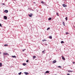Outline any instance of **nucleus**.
<instances>
[{
	"label": "nucleus",
	"mask_w": 75,
	"mask_h": 75,
	"mask_svg": "<svg viewBox=\"0 0 75 75\" xmlns=\"http://www.w3.org/2000/svg\"><path fill=\"white\" fill-rule=\"evenodd\" d=\"M4 19H5V20H7V16H4Z\"/></svg>",
	"instance_id": "nucleus-3"
},
{
	"label": "nucleus",
	"mask_w": 75,
	"mask_h": 75,
	"mask_svg": "<svg viewBox=\"0 0 75 75\" xmlns=\"http://www.w3.org/2000/svg\"><path fill=\"white\" fill-rule=\"evenodd\" d=\"M4 55H8V54L7 53H4Z\"/></svg>",
	"instance_id": "nucleus-10"
},
{
	"label": "nucleus",
	"mask_w": 75,
	"mask_h": 75,
	"mask_svg": "<svg viewBox=\"0 0 75 75\" xmlns=\"http://www.w3.org/2000/svg\"><path fill=\"white\" fill-rule=\"evenodd\" d=\"M62 59L63 60H65V57H64L63 56H62Z\"/></svg>",
	"instance_id": "nucleus-6"
},
{
	"label": "nucleus",
	"mask_w": 75,
	"mask_h": 75,
	"mask_svg": "<svg viewBox=\"0 0 75 75\" xmlns=\"http://www.w3.org/2000/svg\"><path fill=\"white\" fill-rule=\"evenodd\" d=\"M64 7H67V5H65L64 4L62 5Z\"/></svg>",
	"instance_id": "nucleus-1"
},
{
	"label": "nucleus",
	"mask_w": 75,
	"mask_h": 75,
	"mask_svg": "<svg viewBox=\"0 0 75 75\" xmlns=\"http://www.w3.org/2000/svg\"><path fill=\"white\" fill-rule=\"evenodd\" d=\"M66 1H67V0H65Z\"/></svg>",
	"instance_id": "nucleus-34"
},
{
	"label": "nucleus",
	"mask_w": 75,
	"mask_h": 75,
	"mask_svg": "<svg viewBox=\"0 0 75 75\" xmlns=\"http://www.w3.org/2000/svg\"><path fill=\"white\" fill-rule=\"evenodd\" d=\"M56 14L57 16H59V14L58 13H57Z\"/></svg>",
	"instance_id": "nucleus-18"
},
{
	"label": "nucleus",
	"mask_w": 75,
	"mask_h": 75,
	"mask_svg": "<svg viewBox=\"0 0 75 75\" xmlns=\"http://www.w3.org/2000/svg\"><path fill=\"white\" fill-rule=\"evenodd\" d=\"M0 67H2V63H0Z\"/></svg>",
	"instance_id": "nucleus-15"
},
{
	"label": "nucleus",
	"mask_w": 75,
	"mask_h": 75,
	"mask_svg": "<svg viewBox=\"0 0 75 75\" xmlns=\"http://www.w3.org/2000/svg\"><path fill=\"white\" fill-rule=\"evenodd\" d=\"M47 41V40H46L45 39V40H42V41L43 42H44V41Z\"/></svg>",
	"instance_id": "nucleus-20"
},
{
	"label": "nucleus",
	"mask_w": 75,
	"mask_h": 75,
	"mask_svg": "<svg viewBox=\"0 0 75 75\" xmlns=\"http://www.w3.org/2000/svg\"><path fill=\"white\" fill-rule=\"evenodd\" d=\"M23 66H25V65H26L27 64L26 63H23Z\"/></svg>",
	"instance_id": "nucleus-7"
},
{
	"label": "nucleus",
	"mask_w": 75,
	"mask_h": 75,
	"mask_svg": "<svg viewBox=\"0 0 75 75\" xmlns=\"http://www.w3.org/2000/svg\"><path fill=\"white\" fill-rule=\"evenodd\" d=\"M68 71L69 72H73V71H71V70H69V71Z\"/></svg>",
	"instance_id": "nucleus-9"
},
{
	"label": "nucleus",
	"mask_w": 75,
	"mask_h": 75,
	"mask_svg": "<svg viewBox=\"0 0 75 75\" xmlns=\"http://www.w3.org/2000/svg\"><path fill=\"white\" fill-rule=\"evenodd\" d=\"M50 28H48L47 29V30H50Z\"/></svg>",
	"instance_id": "nucleus-25"
},
{
	"label": "nucleus",
	"mask_w": 75,
	"mask_h": 75,
	"mask_svg": "<svg viewBox=\"0 0 75 75\" xmlns=\"http://www.w3.org/2000/svg\"><path fill=\"white\" fill-rule=\"evenodd\" d=\"M45 50H44V51H42V52H43V53H44V52H45Z\"/></svg>",
	"instance_id": "nucleus-30"
},
{
	"label": "nucleus",
	"mask_w": 75,
	"mask_h": 75,
	"mask_svg": "<svg viewBox=\"0 0 75 75\" xmlns=\"http://www.w3.org/2000/svg\"><path fill=\"white\" fill-rule=\"evenodd\" d=\"M46 73H47V74H48V73H50V72H49V71H46Z\"/></svg>",
	"instance_id": "nucleus-17"
},
{
	"label": "nucleus",
	"mask_w": 75,
	"mask_h": 75,
	"mask_svg": "<svg viewBox=\"0 0 75 75\" xmlns=\"http://www.w3.org/2000/svg\"><path fill=\"white\" fill-rule=\"evenodd\" d=\"M70 74H68V73L67 74V75H69Z\"/></svg>",
	"instance_id": "nucleus-33"
},
{
	"label": "nucleus",
	"mask_w": 75,
	"mask_h": 75,
	"mask_svg": "<svg viewBox=\"0 0 75 75\" xmlns=\"http://www.w3.org/2000/svg\"><path fill=\"white\" fill-rule=\"evenodd\" d=\"M73 64H75V62H73Z\"/></svg>",
	"instance_id": "nucleus-32"
},
{
	"label": "nucleus",
	"mask_w": 75,
	"mask_h": 75,
	"mask_svg": "<svg viewBox=\"0 0 75 75\" xmlns=\"http://www.w3.org/2000/svg\"><path fill=\"white\" fill-rule=\"evenodd\" d=\"M28 62V60H26V62Z\"/></svg>",
	"instance_id": "nucleus-31"
},
{
	"label": "nucleus",
	"mask_w": 75,
	"mask_h": 75,
	"mask_svg": "<svg viewBox=\"0 0 75 75\" xmlns=\"http://www.w3.org/2000/svg\"><path fill=\"white\" fill-rule=\"evenodd\" d=\"M24 74H25V75H28V73L27 72H25L24 73Z\"/></svg>",
	"instance_id": "nucleus-8"
},
{
	"label": "nucleus",
	"mask_w": 75,
	"mask_h": 75,
	"mask_svg": "<svg viewBox=\"0 0 75 75\" xmlns=\"http://www.w3.org/2000/svg\"><path fill=\"white\" fill-rule=\"evenodd\" d=\"M0 27H2V25H1V23H0Z\"/></svg>",
	"instance_id": "nucleus-29"
},
{
	"label": "nucleus",
	"mask_w": 75,
	"mask_h": 75,
	"mask_svg": "<svg viewBox=\"0 0 75 75\" xmlns=\"http://www.w3.org/2000/svg\"><path fill=\"white\" fill-rule=\"evenodd\" d=\"M66 34L67 35V34H68V33L66 32Z\"/></svg>",
	"instance_id": "nucleus-26"
},
{
	"label": "nucleus",
	"mask_w": 75,
	"mask_h": 75,
	"mask_svg": "<svg viewBox=\"0 0 75 75\" xmlns=\"http://www.w3.org/2000/svg\"><path fill=\"white\" fill-rule=\"evenodd\" d=\"M25 50H26V49H25L24 50H22V51L23 52H24V51H25Z\"/></svg>",
	"instance_id": "nucleus-24"
},
{
	"label": "nucleus",
	"mask_w": 75,
	"mask_h": 75,
	"mask_svg": "<svg viewBox=\"0 0 75 75\" xmlns=\"http://www.w3.org/2000/svg\"><path fill=\"white\" fill-rule=\"evenodd\" d=\"M12 57L13 58H16V57L15 56H12Z\"/></svg>",
	"instance_id": "nucleus-14"
},
{
	"label": "nucleus",
	"mask_w": 75,
	"mask_h": 75,
	"mask_svg": "<svg viewBox=\"0 0 75 75\" xmlns=\"http://www.w3.org/2000/svg\"><path fill=\"white\" fill-rule=\"evenodd\" d=\"M33 58H34V59H35V58H36V56H33Z\"/></svg>",
	"instance_id": "nucleus-11"
},
{
	"label": "nucleus",
	"mask_w": 75,
	"mask_h": 75,
	"mask_svg": "<svg viewBox=\"0 0 75 75\" xmlns=\"http://www.w3.org/2000/svg\"><path fill=\"white\" fill-rule=\"evenodd\" d=\"M58 68H62L60 66H58Z\"/></svg>",
	"instance_id": "nucleus-28"
},
{
	"label": "nucleus",
	"mask_w": 75,
	"mask_h": 75,
	"mask_svg": "<svg viewBox=\"0 0 75 75\" xmlns=\"http://www.w3.org/2000/svg\"><path fill=\"white\" fill-rule=\"evenodd\" d=\"M66 20H68V17H66L65 18Z\"/></svg>",
	"instance_id": "nucleus-19"
},
{
	"label": "nucleus",
	"mask_w": 75,
	"mask_h": 75,
	"mask_svg": "<svg viewBox=\"0 0 75 75\" xmlns=\"http://www.w3.org/2000/svg\"><path fill=\"white\" fill-rule=\"evenodd\" d=\"M52 36H50L49 37V38H50V39H52Z\"/></svg>",
	"instance_id": "nucleus-12"
},
{
	"label": "nucleus",
	"mask_w": 75,
	"mask_h": 75,
	"mask_svg": "<svg viewBox=\"0 0 75 75\" xmlns=\"http://www.w3.org/2000/svg\"><path fill=\"white\" fill-rule=\"evenodd\" d=\"M63 24L64 26H65V23H64V22H63Z\"/></svg>",
	"instance_id": "nucleus-13"
},
{
	"label": "nucleus",
	"mask_w": 75,
	"mask_h": 75,
	"mask_svg": "<svg viewBox=\"0 0 75 75\" xmlns=\"http://www.w3.org/2000/svg\"><path fill=\"white\" fill-rule=\"evenodd\" d=\"M4 46H8V45H5Z\"/></svg>",
	"instance_id": "nucleus-27"
},
{
	"label": "nucleus",
	"mask_w": 75,
	"mask_h": 75,
	"mask_svg": "<svg viewBox=\"0 0 75 75\" xmlns=\"http://www.w3.org/2000/svg\"><path fill=\"white\" fill-rule=\"evenodd\" d=\"M61 44H64V41H61Z\"/></svg>",
	"instance_id": "nucleus-16"
},
{
	"label": "nucleus",
	"mask_w": 75,
	"mask_h": 75,
	"mask_svg": "<svg viewBox=\"0 0 75 75\" xmlns=\"http://www.w3.org/2000/svg\"><path fill=\"white\" fill-rule=\"evenodd\" d=\"M54 75H57L56 74H55Z\"/></svg>",
	"instance_id": "nucleus-35"
},
{
	"label": "nucleus",
	"mask_w": 75,
	"mask_h": 75,
	"mask_svg": "<svg viewBox=\"0 0 75 75\" xmlns=\"http://www.w3.org/2000/svg\"><path fill=\"white\" fill-rule=\"evenodd\" d=\"M56 62H57V61L55 60H54L52 62V63H53V64H55V63H56Z\"/></svg>",
	"instance_id": "nucleus-4"
},
{
	"label": "nucleus",
	"mask_w": 75,
	"mask_h": 75,
	"mask_svg": "<svg viewBox=\"0 0 75 75\" xmlns=\"http://www.w3.org/2000/svg\"><path fill=\"white\" fill-rule=\"evenodd\" d=\"M30 15H28V16L30 17H32V15H33V13L30 14Z\"/></svg>",
	"instance_id": "nucleus-5"
},
{
	"label": "nucleus",
	"mask_w": 75,
	"mask_h": 75,
	"mask_svg": "<svg viewBox=\"0 0 75 75\" xmlns=\"http://www.w3.org/2000/svg\"><path fill=\"white\" fill-rule=\"evenodd\" d=\"M21 73H22L21 72H20V73H19L18 74V75H21Z\"/></svg>",
	"instance_id": "nucleus-22"
},
{
	"label": "nucleus",
	"mask_w": 75,
	"mask_h": 75,
	"mask_svg": "<svg viewBox=\"0 0 75 75\" xmlns=\"http://www.w3.org/2000/svg\"><path fill=\"white\" fill-rule=\"evenodd\" d=\"M41 3H42V4H44V2L43 1H41Z\"/></svg>",
	"instance_id": "nucleus-23"
},
{
	"label": "nucleus",
	"mask_w": 75,
	"mask_h": 75,
	"mask_svg": "<svg viewBox=\"0 0 75 75\" xmlns=\"http://www.w3.org/2000/svg\"><path fill=\"white\" fill-rule=\"evenodd\" d=\"M51 20V18H48L49 20Z\"/></svg>",
	"instance_id": "nucleus-21"
},
{
	"label": "nucleus",
	"mask_w": 75,
	"mask_h": 75,
	"mask_svg": "<svg viewBox=\"0 0 75 75\" xmlns=\"http://www.w3.org/2000/svg\"><path fill=\"white\" fill-rule=\"evenodd\" d=\"M4 13H7L8 12V11L7 10H5L4 11Z\"/></svg>",
	"instance_id": "nucleus-2"
}]
</instances>
